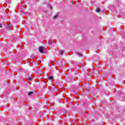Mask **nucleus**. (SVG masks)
Returning a JSON list of instances; mask_svg holds the SVG:
<instances>
[{
  "mask_svg": "<svg viewBox=\"0 0 125 125\" xmlns=\"http://www.w3.org/2000/svg\"><path fill=\"white\" fill-rule=\"evenodd\" d=\"M44 49V47L43 46H40L39 48V51L40 52V53H43V50Z\"/></svg>",
  "mask_w": 125,
  "mask_h": 125,
  "instance_id": "obj_1",
  "label": "nucleus"
},
{
  "mask_svg": "<svg viewBox=\"0 0 125 125\" xmlns=\"http://www.w3.org/2000/svg\"><path fill=\"white\" fill-rule=\"evenodd\" d=\"M6 30H7V31H11L10 27L9 26V25H8V24H7L6 26Z\"/></svg>",
  "mask_w": 125,
  "mask_h": 125,
  "instance_id": "obj_2",
  "label": "nucleus"
},
{
  "mask_svg": "<svg viewBox=\"0 0 125 125\" xmlns=\"http://www.w3.org/2000/svg\"><path fill=\"white\" fill-rule=\"evenodd\" d=\"M76 54L79 56V57H82L83 56V55L81 53H80L79 52H76Z\"/></svg>",
  "mask_w": 125,
  "mask_h": 125,
  "instance_id": "obj_3",
  "label": "nucleus"
},
{
  "mask_svg": "<svg viewBox=\"0 0 125 125\" xmlns=\"http://www.w3.org/2000/svg\"><path fill=\"white\" fill-rule=\"evenodd\" d=\"M52 43H53V40H50L49 41V44H52Z\"/></svg>",
  "mask_w": 125,
  "mask_h": 125,
  "instance_id": "obj_4",
  "label": "nucleus"
},
{
  "mask_svg": "<svg viewBox=\"0 0 125 125\" xmlns=\"http://www.w3.org/2000/svg\"><path fill=\"white\" fill-rule=\"evenodd\" d=\"M48 80H50L51 81H52V80H53V76H49L48 77Z\"/></svg>",
  "mask_w": 125,
  "mask_h": 125,
  "instance_id": "obj_5",
  "label": "nucleus"
},
{
  "mask_svg": "<svg viewBox=\"0 0 125 125\" xmlns=\"http://www.w3.org/2000/svg\"><path fill=\"white\" fill-rule=\"evenodd\" d=\"M28 94L29 96L32 95V94H34V92L33 91L29 92Z\"/></svg>",
  "mask_w": 125,
  "mask_h": 125,
  "instance_id": "obj_6",
  "label": "nucleus"
},
{
  "mask_svg": "<svg viewBox=\"0 0 125 125\" xmlns=\"http://www.w3.org/2000/svg\"><path fill=\"white\" fill-rule=\"evenodd\" d=\"M60 53L61 55H62V54H64V51L63 50L60 51Z\"/></svg>",
  "mask_w": 125,
  "mask_h": 125,
  "instance_id": "obj_7",
  "label": "nucleus"
},
{
  "mask_svg": "<svg viewBox=\"0 0 125 125\" xmlns=\"http://www.w3.org/2000/svg\"><path fill=\"white\" fill-rule=\"evenodd\" d=\"M32 80H33V78H31V77L28 78L27 79V81H28V82H31V81H32Z\"/></svg>",
  "mask_w": 125,
  "mask_h": 125,
  "instance_id": "obj_8",
  "label": "nucleus"
},
{
  "mask_svg": "<svg viewBox=\"0 0 125 125\" xmlns=\"http://www.w3.org/2000/svg\"><path fill=\"white\" fill-rule=\"evenodd\" d=\"M96 12H100V9L99 8H97L96 10Z\"/></svg>",
  "mask_w": 125,
  "mask_h": 125,
  "instance_id": "obj_9",
  "label": "nucleus"
},
{
  "mask_svg": "<svg viewBox=\"0 0 125 125\" xmlns=\"http://www.w3.org/2000/svg\"><path fill=\"white\" fill-rule=\"evenodd\" d=\"M58 17V15H56L55 16H54V18L56 19Z\"/></svg>",
  "mask_w": 125,
  "mask_h": 125,
  "instance_id": "obj_10",
  "label": "nucleus"
},
{
  "mask_svg": "<svg viewBox=\"0 0 125 125\" xmlns=\"http://www.w3.org/2000/svg\"><path fill=\"white\" fill-rule=\"evenodd\" d=\"M49 7L50 9H52V7L51 6L49 5Z\"/></svg>",
  "mask_w": 125,
  "mask_h": 125,
  "instance_id": "obj_11",
  "label": "nucleus"
},
{
  "mask_svg": "<svg viewBox=\"0 0 125 125\" xmlns=\"http://www.w3.org/2000/svg\"><path fill=\"white\" fill-rule=\"evenodd\" d=\"M0 28H2V25L1 24H0Z\"/></svg>",
  "mask_w": 125,
  "mask_h": 125,
  "instance_id": "obj_12",
  "label": "nucleus"
},
{
  "mask_svg": "<svg viewBox=\"0 0 125 125\" xmlns=\"http://www.w3.org/2000/svg\"><path fill=\"white\" fill-rule=\"evenodd\" d=\"M64 113H66V110H63Z\"/></svg>",
  "mask_w": 125,
  "mask_h": 125,
  "instance_id": "obj_13",
  "label": "nucleus"
}]
</instances>
